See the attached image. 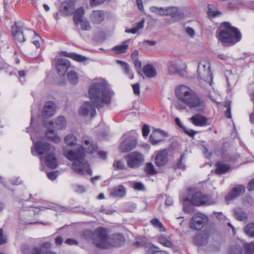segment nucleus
Masks as SVG:
<instances>
[{"instance_id":"obj_1","label":"nucleus","mask_w":254,"mask_h":254,"mask_svg":"<svg viewBox=\"0 0 254 254\" xmlns=\"http://www.w3.org/2000/svg\"><path fill=\"white\" fill-rule=\"evenodd\" d=\"M114 92L108 83L104 79L94 82L89 89V95L91 102L84 103L79 110V114L84 117H93L96 114L95 106L102 108L103 104H109Z\"/></svg>"},{"instance_id":"obj_2","label":"nucleus","mask_w":254,"mask_h":254,"mask_svg":"<svg viewBox=\"0 0 254 254\" xmlns=\"http://www.w3.org/2000/svg\"><path fill=\"white\" fill-rule=\"evenodd\" d=\"M108 234L107 229L100 227L94 232L86 230L80 236L83 240H91L95 246L101 249H108L111 246L118 247L125 243V239L123 235L115 234L108 237Z\"/></svg>"},{"instance_id":"obj_3","label":"nucleus","mask_w":254,"mask_h":254,"mask_svg":"<svg viewBox=\"0 0 254 254\" xmlns=\"http://www.w3.org/2000/svg\"><path fill=\"white\" fill-rule=\"evenodd\" d=\"M176 95L184 104L177 102L175 107L179 110H183L188 106L190 110L201 111L204 109V102L189 87L182 85L176 89Z\"/></svg>"},{"instance_id":"obj_4","label":"nucleus","mask_w":254,"mask_h":254,"mask_svg":"<svg viewBox=\"0 0 254 254\" xmlns=\"http://www.w3.org/2000/svg\"><path fill=\"white\" fill-rule=\"evenodd\" d=\"M63 154L68 160L73 161L71 168L76 173L79 175H92V171L88 162L85 159V153L83 151L77 152L72 150L67 151L64 149Z\"/></svg>"},{"instance_id":"obj_5","label":"nucleus","mask_w":254,"mask_h":254,"mask_svg":"<svg viewBox=\"0 0 254 254\" xmlns=\"http://www.w3.org/2000/svg\"><path fill=\"white\" fill-rule=\"evenodd\" d=\"M34 144L35 152L38 155H46L44 158L41 157V160H44L46 165L50 168L55 169L58 165V161L55 156L54 146L43 141H37Z\"/></svg>"},{"instance_id":"obj_6","label":"nucleus","mask_w":254,"mask_h":254,"mask_svg":"<svg viewBox=\"0 0 254 254\" xmlns=\"http://www.w3.org/2000/svg\"><path fill=\"white\" fill-rule=\"evenodd\" d=\"M224 29L220 30L219 40L224 44H235L240 41L241 34L239 30L230 25L228 22H224Z\"/></svg>"},{"instance_id":"obj_7","label":"nucleus","mask_w":254,"mask_h":254,"mask_svg":"<svg viewBox=\"0 0 254 254\" xmlns=\"http://www.w3.org/2000/svg\"><path fill=\"white\" fill-rule=\"evenodd\" d=\"M184 209L190 212V210L187 205L190 202L192 205L199 206L201 205H209L213 204L215 200L209 195L203 193L201 191H196L191 194L190 198L185 197L182 199Z\"/></svg>"},{"instance_id":"obj_8","label":"nucleus","mask_w":254,"mask_h":254,"mask_svg":"<svg viewBox=\"0 0 254 254\" xmlns=\"http://www.w3.org/2000/svg\"><path fill=\"white\" fill-rule=\"evenodd\" d=\"M186 68V64L180 59L170 61L167 64V72L170 75H181Z\"/></svg>"},{"instance_id":"obj_9","label":"nucleus","mask_w":254,"mask_h":254,"mask_svg":"<svg viewBox=\"0 0 254 254\" xmlns=\"http://www.w3.org/2000/svg\"><path fill=\"white\" fill-rule=\"evenodd\" d=\"M122 138L123 140L120 145V150L121 152H128L135 147L136 140L135 137L131 135L130 132L125 133Z\"/></svg>"},{"instance_id":"obj_10","label":"nucleus","mask_w":254,"mask_h":254,"mask_svg":"<svg viewBox=\"0 0 254 254\" xmlns=\"http://www.w3.org/2000/svg\"><path fill=\"white\" fill-rule=\"evenodd\" d=\"M127 166L130 168H136L140 166L144 161V158L141 153L134 151L126 157Z\"/></svg>"},{"instance_id":"obj_11","label":"nucleus","mask_w":254,"mask_h":254,"mask_svg":"<svg viewBox=\"0 0 254 254\" xmlns=\"http://www.w3.org/2000/svg\"><path fill=\"white\" fill-rule=\"evenodd\" d=\"M197 73L202 80L209 82L212 80V73L210 64L206 62H201L198 65Z\"/></svg>"},{"instance_id":"obj_12","label":"nucleus","mask_w":254,"mask_h":254,"mask_svg":"<svg viewBox=\"0 0 254 254\" xmlns=\"http://www.w3.org/2000/svg\"><path fill=\"white\" fill-rule=\"evenodd\" d=\"M55 67L59 75L62 76L64 75L68 70L73 68L70 62L64 58H58L55 60Z\"/></svg>"},{"instance_id":"obj_13","label":"nucleus","mask_w":254,"mask_h":254,"mask_svg":"<svg viewBox=\"0 0 254 254\" xmlns=\"http://www.w3.org/2000/svg\"><path fill=\"white\" fill-rule=\"evenodd\" d=\"M206 221L207 218L205 215L200 213H196L192 217L190 227L193 229L200 230L203 227Z\"/></svg>"},{"instance_id":"obj_14","label":"nucleus","mask_w":254,"mask_h":254,"mask_svg":"<svg viewBox=\"0 0 254 254\" xmlns=\"http://www.w3.org/2000/svg\"><path fill=\"white\" fill-rule=\"evenodd\" d=\"M74 8V1L68 0L61 3L59 11L63 16H70L73 14Z\"/></svg>"},{"instance_id":"obj_15","label":"nucleus","mask_w":254,"mask_h":254,"mask_svg":"<svg viewBox=\"0 0 254 254\" xmlns=\"http://www.w3.org/2000/svg\"><path fill=\"white\" fill-rule=\"evenodd\" d=\"M167 134L160 129H154L149 136V139L153 145H156L163 141V137L167 136Z\"/></svg>"},{"instance_id":"obj_16","label":"nucleus","mask_w":254,"mask_h":254,"mask_svg":"<svg viewBox=\"0 0 254 254\" xmlns=\"http://www.w3.org/2000/svg\"><path fill=\"white\" fill-rule=\"evenodd\" d=\"M97 145L95 143L90 142L87 139L83 141V146H80V150H76L77 152H82V151L85 153V151L87 153H93L96 151L97 150Z\"/></svg>"},{"instance_id":"obj_17","label":"nucleus","mask_w":254,"mask_h":254,"mask_svg":"<svg viewBox=\"0 0 254 254\" xmlns=\"http://www.w3.org/2000/svg\"><path fill=\"white\" fill-rule=\"evenodd\" d=\"M168 155L166 149L158 151L156 153L155 163L157 166L164 165L168 161Z\"/></svg>"},{"instance_id":"obj_18","label":"nucleus","mask_w":254,"mask_h":254,"mask_svg":"<svg viewBox=\"0 0 254 254\" xmlns=\"http://www.w3.org/2000/svg\"><path fill=\"white\" fill-rule=\"evenodd\" d=\"M55 111V104L52 101H48L45 104L42 114L44 118H47L53 116Z\"/></svg>"},{"instance_id":"obj_19","label":"nucleus","mask_w":254,"mask_h":254,"mask_svg":"<svg viewBox=\"0 0 254 254\" xmlns=\"http://www.w3.org/2000/svg\"><path fill=\"white\" fill-rule=\"evenodd\" d=\"M12 35L14 39L17 42L23 43L25 41V36L22 30L18 27L16 24L12 26L11 29Z\"/></svg>"},{"instance_id":"obj_20","label":"nucleus","mask_w":254,"mask_h":254,"mask_svg":"<svg viewBox=\"0 0 254 254\" xmlns=\"http://www.w3.org/2000/svg\"><path fill=\"white\" fill-rule=\"evenodd\" d=\"M245 187L243 186H238L234 188L225 197L226 200L234 199L241 194L244 193Z\"/></svg>"},{"instance_id":"obj_21","label":"nucleus","mask_w":254,"mask_h":254,"mask_svg":"<svg viewBox=\"0 0 254 254\" xmlns=\"http://www.w3.org/2000/svg\"><path fill=\"white\" fill-rule=\"evenodd\" d=\"M190 121L195 126H205L207 125V119L199 114H196L190 119Z\"/></svg>"},{"instance_id":"obj_22","label":"nucleus","mask_w":254,"mask_h":254,"mask_svg":"<svg viewBox=\"0 0 254 254\" xmlns=\"http://www.w3.org/2000/svg\"><path fill=\"white\" fill-rule=\"evenodd\" d=\"M60 55L61 56L69 58L78 62H84L87 60V58L86 57L79 54H76L74 53L62 52L60 53Z\"/></svg>"},{"instance_id":"obj_23","label":"nucleus","mask_w":254,"mask_h":254,"mask_svg":"<svg viewBox=\"0 0 254 254\" xmlns=\"http://www.w3.org/2000/svg\"><path fill=\"white\" fill-rule=\"evenodd\" d=\"M50 244L45 243L43 244L39 248H34L33 250V254H56L55 253L48 250Z\"/></svg>"},{"instance_id":"obj_24","label":"nucleus","mask_w":254,"mask_h":254,"mask_svg":"<svg viewBox=\"0 0 254 254\" xmlns=\"http://www.w3.org/2000/svg\"><path fill=\"white\" fill-rule=\"evenodd\" d=\"M90 19L93 23H100L104 19V13L101 10L93 11L91 15Z\"/></svg>"},{"instance_id":"obj_25","label":"nucleus","mask_w":254,"mask_h":254,"mask_svg":"<svg viewBox=\"0 0 254 254\" xmlns=\"http://www.w3.org/2000/svg\"><path fill=\"white\" fill-rule=\"evenodd\" d=\"M143 71L145 75L148 78H153L156 76V70L151 64H146L143 68Z\"/></svg>"},{"instance_id":"obj_26","label":"nucleus","mask_w":254,"mask_h":254,"mask_svg":"<svg viewBox=\"0 0 254 254\" xmlns=\"http://www.w3.org/2000/svg\"><path fill=\"white\" fill-rule=\"evenodd\" d=\"M73 12V21L75 25H78L79 21L83 20L84 14V9L82 7L77 8Z\"/></svg>"},{"instance_id":"obj_27","label":"nucleus","mask_w":254,"mask_h":254,"mask_svg":"<svg viewBox=\"0 0 254 254\" xmlns=\"http://www.w3.org/2000/svg\"><path fill=\"white\" fill-rule=\"evenodd\" d=\"M215 166V173L218 175L226 173L230 168L228 164H224L221 162H217Z\"/></svg>"},{"instance_id":"obj_28","label":"nucleus","mask_w":254,"mask_h":254,"mask_svg":"<svg viewBox=\"0 0 254 254\" xmlns=\"http://www.w3.org/2000/svg\"><path fill=\"white\" fill-rule=\"evenodd\" d=\"M46 136L47 139L55 143H59L61 141V137L57 135L54 131L52 129H49L46 132Z\"/></svg>"},{"instance_id":"obj_29","label":"nucleus","mask_w":254,"mask_h":254,"mask_svg":"<svg viewBox=\"0 0 254 254\" xmlns=\"http://www.w3.org/2000/svg\"><path fill=\"white\" fill-rule=\"evenodd\" d=\"M67 77L69 82L73 85L76 84L78 82V77L77 73L73 68L70 69L67 72Z\"/></svg>"},{"instance_id":"obj_30","label":"nucleus","mask_w":254,"mask_h":254,"mask_svg":"<svg viewBox=\"0 0 254 254\" xmlns=\"http://www.w3.org/2000/svg\"><path fill=\"white\" fill-rule=\"evenodd\" d=\"M126 193V190L123 186H119L114 188L110 192V195L114 197H122Z\"/></svg>"},{"instance_id":"obj_31","label":"nucleus","mask_w":254,"mask_h":254,"mask_svg":"<svg viewBox=\"0 0 254 254\" xmlns=\"http://www.w3.org/2000/svg\"><path fill=\"white\" fill-rule=\"evenodd\" d=\"M157 242L164 247L167 248H173L174 245L166 237L161 235L157 238Z\"/></svg>"},{"instance_id":"obj_32","label":"nucleus","mask_w":254,"mask_h":254,"mask_svg":"<svg viewBox=\"0 0 254 254\" xmlns=\"http://www.w3.org/2000/svg\"><path fill=\"white\" fill-rule=\"evenodd\" d=\"M66 125V121L63 116H60L56 119L54 127L57 129L64 128Z\"/></svg>"},{"instance_id":"obj_33","label":"nucleus","mask_w":254,"mask_h":254,"mask_svg":"<svg viewBox=\"0 0 254 254\" xmlns=\"http://www.w3.org/2000/svg\"><path fill=\"white\" fill-rule=\"evenodd\" d=\"M208 15L210 18H214L216 16L221 15V12L218 10L216 5L209 4L208 5Z\"/></svg>"},{"instance_id":"obj_34","label":"nucleus","mask_w":254,"mask_h":254,"mask_svg":"<svg viewBox=\"0 0 254 254\" xmlns=\"http://www.w3.org/2000/svg\"><path fill=\"white\" fill-rule=\"evenodd\" d=\"M129 40L126 41L123 43L121 45H118L114 47L113 48V51L118 54L125 53L127 52L128 48V45L127 43Z\"/></svg>"},{"instance_id":"obj_35","label":"nucleus","mask_w":254,"mask_h":254,"mask_svg":"<svg viewBox=\"0 0 254 254\" xmlns=\"http://www.w3.org/2000/svg\"><path fill=\"white\" fill-rule=\"evenodd\" d=\"M234 215L235 218L239 221H245L247 219V214L241 209H235Z\"/></svg>"},{"instance_id":"obj_36","label":"nucleus","mask_w":254,"mask_h":254,"mask_svg":"<svg viewBox=\"0 0 254 254\" xmlns=\"http://www.w3.org/2000/svg\"><path fill=\"white\" fill-rule=\"evenodd\" d=\"M64 141L67 145L73 146L76 144L77 139L74 135L69 134L65 136Z\"/></svg>"},{"instance_id":"obj_37","label":"nucleus","mask_w":254,"mask_h":254,"mask_svg":"<svg viewBox=\"0 0 254 254\" xmlns=\"http://www.w3.org/2000/svg\"><path fill=\"white\" fill-rule=\"evenodd\" d=\"M150 223L154 228L158 229L160 232H164L166 230L162 223L157 218H153L151 220Z\"/></svg>"},{"instance_id":"obj_38","label":"nucleus","mask_w":254,"mask_h":254,"mask_svg":"<svg viewBox=\"0 0 254 254\" xmlns=\"http://www.w3.org/2000/svg\"><path fill=\"white\" fill-rule=\"evenodd\" d=\"M145 20L144 19L142 20L141 21L138 22L136 26L133 28L130 29H127L126 30V32L127 33H131L132 34H135L138 32V31L142 28L144 25Z\"/></svg>"},{"instance_id":"obj_39","label":"nucleus","mask_w":254,"mask_h":254,"mask_svg":"<svg viewBox=\"0 0 254 254\" xmlns=\"http://www.w3.org/2000/svg\"><path fill=\"white\" fill-rule=\"evenodd\" d=\"M178 12V9L176 7H170L166 8H163V16L169 15L175 16Z\"/></svg>"},{"instance_id":"obj_40","label":"nucleus","mask_w":254,"mask_h":254,"mask_svg":"<svg viewBox=\"0 0 254 254\" xmlns=\"http://www.w3.org/2000/svg\"><path fill=\"white\" fill-rule=\"evenodd\" d=\"M243 249L242 247L239 245H234L229 249L228 254H242Z\"/></svg>"},{"instance_id":"obj_41","label":"nucleus","mask_w":254,"mask_h":254,"mask_svg":"<svg viewBox=\"0 0 254 254\" xmlns=\"http://www.w3.org/2000/svg\"><path fill=\"white\" fill-rule=\"evenodd\" d=\"M244 231L249 237H254V223L247 225L244 229Z\"/></svg>"},{"instance_id":"obj_42","label":"nucleus","mask_w":254,"mask_h":254,"mask_svg":"<svg viewBox=\"0 0 254 254\" xmlns=\"http://www.w3.org/2000/svg\"><path fill=\"white\" fill-rule=\"evenodd\" d=\"M145 171L146 174L150 175H153L156 173L154 166L151 163H148L146 164Z\"/></svg>"},{"instance_id":"obj_43","label":"nucleus","mask_w":254,"mask_h":254,"mask_svg":"<svg viewBox=\"0 0 254 254\" xmlns=\"http://www.w3.org/2000/svg\"><path fill=\"white\" fill-rule=\"evenodd\" d=\"M79 24L80 25L81 29L82 30H90L91 26L89 21L87 20H82L79 21Z\"/></svg>"},{"instance_id":"obj_44","label":"nucleus","mask_w":254,"mask_h":254,"mask_svg":"<svg viewBox=\"0 0 254 254\" xmlns=\"http://www.w3.org/2000/svg\"><path fill=\"white\" fill-rule=\"evenodd\" d=\"M159 252V248L155 246L154 245H152L148 248L146 254H155L156 253H157ZM159 254H169L165 252L163 253H160Z\"/></svg>"},{"instance_id":"obj_45","label":"nucleus","mask_w":254,"mask_h":254,"mask_svg":"<svg viewBox=\"0 0 254 254\" xmlns=\"http://www.w3.org/2000/svg\"><path fill=\"white\" fill-rule=\"evenodd\" d=\"M149 10L152 12L157 15L163 16V8L162 7H158L155 6H152L149 8Z\"/></svg>"},{"instance_id":"obj_46","label":"nucleus","mask_w":254,"mask_h":254,"mask_svg":"<svg viewBox=\"0 0 254 254\" xmlns=\"http://www.w3.org/2000/svg\"><path fill=\"white\" fill-rule=\"evenodd\" d=\"M72 188L75 192L78 193H82L84 192L86 190V189L84 186L77 184L73 185Z\"/></svg>"},{"instance_id":"obj_47","label":"nucleus","mask_w":254,"mask_h":254,"mask_svg":"<svg viewBox=\"0 0 254 254\" xmlns=\"http://www.w3.org/2000/svg\"><path fill=\"white\" fill-rule=\"evenodd\" d=\"M117 62L119 64H120L121 66L122 69L124 70L125 73L128 74L129 73V66L127 64L121 61H117Z\"/></svg>"},{"instance_id":"obj_48","label":"nucleus","mask_w":254,"mask_h":254,"mask_svg":"<svg viewBox=\"0 0 254 254\" xmlns=\"http://www.w3.org/2000/svg\"><path fill=\"white\" fill-rule=\"evenodd\" d=\"M247 253L251 254L254 253V243L247 244L245 246Z\"/></svg>"},{"instance_id":"obj_49","label":"nucleus","mask_w":254,"mask_h":254,"mask_svg":"<svg viewBox=\"0 0 254 254\" xmlns=\"http://www.w3.org/2000/svg\"><path fill=\"white\" fill-rule=\"evenodd\" d=\"M113 165L114 167L118 169L123 170L125 168V165L124 163L121 161H115L113 164Z\"/></svg>"},{"instance_id":"obj_50","label":"nucleus","mask_w":254,"mask_h":254,"mask_svg":"<svg viewBox=\"0 0 254 254\" xmlns=\"http://www.w3.org/2000/svg\"><path fill=\"white\" fill-rule=\"evenodd\" d=\"M194 241L196 245L201 246L203 245L205 241H203L202 237L201 235H196L194 237Z\"/></svg>"},{"instance_id":"obj_51","label":"nucleus","mask_w":254,"mask_h":254,"mask_svg":"<svg viewBox=\"0 0 254 254\" xmlns=\"http://www.w3.org/2000/svg\"><path fill=\"white\" fill-rule=\"evenodd\" d=\"M183 130L186 134L191 137H193L194 135L196 133V131L193 130L192 129H190L186 127H183Z\"/></svg>"},{"instance_id":"obj_52","label":"nucleus","mask_w":254,"mask_h":254,"mask_svg":"<svg viewBox=\"0 0 254 254\" xmlns=\"http://www.w3.org/2000/svg\"><path fill=\"white\" fill-rule=\"evenodd\" d=\"M132 87L133 90V93L135 95L138 96L140 94V86L139 84L136 83L132 85Z\"/></svg>"},{"instance_id":"obj_53","label":"nucleus","mask_w":254,"mask_h":254,"mask_svg":"<svg viewBox=\"0 0 254 254\" xmlns=\"http://www.w3.org/2000/svg\"><path fill=\"white\" fill-rule=\"evenodd\" d=\"M186 33L190 37H193L195 34L194 30L190 27H187L185 28Z\"/></svg>"},{"instance_id":"obj_54","label":"nucleus","mask_w":254,"mask_h":254,"mask_svg":"<svg viewBox=\"0 0 254 254\" xmlns=\"http://www.w3.org/2000/svg\"><path fill=\"white\" fill-rule=\"evenodd\" d=\"M142 130L143 136L144 137L147 136L150 131L149 127L147 125H144Z\"/></svg>"},{"instance_id":"obj_55","label":"nucleus","mask_w":254,"mask_h":254,"mask_svg":"<svg viewBox=\"0 0 254 254\" xmlns=\"http://www.w3.org/2000/svg\"><path fill=\"white\" fill-rule=\"evenodd\" d=\"M133 187L135 190H144L143 185L140 182L134 183Z\"/></svg>"},{"instance_id":"obj_56","label":"nucleus","mask_w":254,"mask_h":254,"mask_svg":"<svg viewBox=\"0 0 254 254\" xmlns=\"http://www.w3.org/2000/svg\"><path fill=\"white\" fill-rule=\"evenodd\" d=\"M134 63V66L137 68H140L141 66V62L139 61L138 57L133 58L132 59Z\"/></svg>"},{"instance_id":"obj_57","label":"nucleus","mask_w":254,"mask_h":254,"mask_svg":"<svg viewBox=\"0 0 254 254\" xmlns=\"http://www.w3.org/2000/svg\"><path fill=\"white\" fill-rule=\"evenodd\" d=\"M6 242V240L3 235V229H0V245H3Z\"/></svg>"},{"instance_id":"obj_58","label":"nucleus","mask_w":254,"mask_h":254,"mask_svg":"<svg viewBox=\"0 0 254 254\" xmlns=\"http://www.w3.org/2000/svg\"><path fill=\"white\" fill-rule=\"evenodd\" d=\"M184 155H182L180 160L178 162L177 166V167L179 169H185V166L183 165L182 161L185 159Z\"/></svg>"},{"instance_id":"obj_59","label":"nucleus","mask_w":254,"mask_h":254,"mask_svg":"<svg viewBox=\"0 0 254 254\" xmlns=\"http://www.w3.org/2000/svg\"><path fill=\"white\" fill-rule=\"evenodd\" d=\"M47 176L49 179L54 180L57 178V174L56 172H51L47 173Z\"/></svg>"},{"instance_id":"obj_60","label":"nucleus","mask_w":254,"mask_h":254,"mask_svg":"<svg viewBox=\"0 0 254 254\" xmlns=\"http://www.w3.org/2000/svg\"><path fill=\"white\" fill-rule=\"evenodd\" d=\"M65 243L69 245H77L78 244V242L76 240L71 239L66 240Z\"/></svg>"},{"instance_id":"obj_61","label":"nucleus","mask_w":254,"mask_h":254,"mask_svg":"<svg viewBox=\"0 0 254 254\" xmlns=\"http://www.w3.org/2000/svg\"><path fill=\"white\" fill-rule=\"evenodd\" d=\"M105 0H90V4L95 5L103 3Z\"/></svg>"},{"instance_id":"obj_62","label":"nucleus","mask_w":254,"mask_h":254,"mask_svg":"<svg viewBox=\"0 0 254 254\" xmlns=\"http://www.w3.org/2000/svg\"><path fill=\"white\" fill-rule=\"evenodd\" d=\"M248 190L250 191L254 190V178L249 184Z\"/></svg>"},{"instance_id":"obj_63","label":"nucleus","mask_w":254,"mask_h":254,"mask_svg":"<svg viewBox=\"0 0 254 254\" xmlns=\"http://www.w3.org/2000/svg\"><path fill=\"white\" fill-rule=\"evenodd\" d=\"M63 242V239L61 236L58 237L55 239V243L57 246L61 245Z\"/></svg>"},{"instance_id":"obj_64","label":"nucleus","mask_w":254,"mask_h":254,"mask_svg":"<svg viewBox=\"0 0 254 254\" xmlns=\"http://www.w3.org/2000/svg\"><path fill=\"white\" fill-rule=\"evenodd\" d=\"M136 4L139 10H143V5L141 0H136Z\"/></svg>"}]
</instances>
